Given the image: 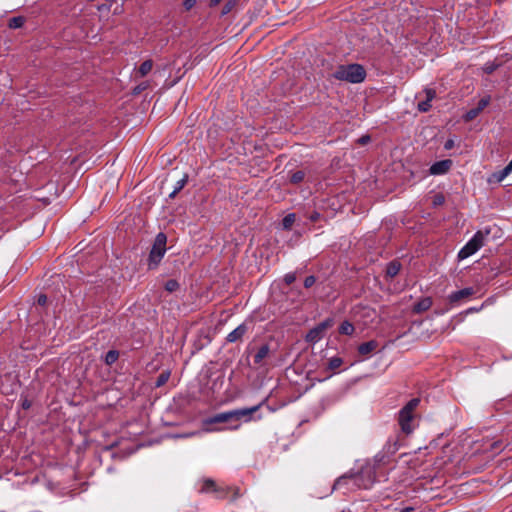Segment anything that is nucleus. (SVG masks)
I'll list each match as a JSON object with an SVG mask.
<instances>
[{
	"instance_id": "11",
	"label": "nucleus",
	"mask_w": 512,
	"mask_h": 512,
	"mask_svg": "<svg viewBox=\"0 0 512 512\" xmlns=\"http://www.w3.org/2000/svg\"><path fill=\"white\" fill-rule=\"evenodd\" d=\"M425 93V100L423 101H420L417 105V109L420 111V112H428L432 105H431V102L432 100L436 97V92L434 89H431V88H425L424 91Z\"/></svg>"
},
{
	"instance_id": "43",
	"label": "nucleus",
	"mask_w": 512,
	"mask_h": 512,
	"mask_svg": "<svg viewBox=\"0 0 512 512\" xmlns=\"http://www.w3.org/2000/svg\"><path fill=\"white\" fill-rule=\"evenodd\" d=\"M22 407H23L24 409H28V408H30V402H29L28 400L23 401V403H22Z\"/></svg>"
},
{
	"instance_id": "44",
	"label": "nucleus",
	"mask_w": 512,
	"mask_h": 512,
	"mask_svg": "<svg viewBox=\"0 0 512 512\" xmlns=\"http://www.w3.org/2000/svg\"><path fill=\"white\" fill-rule=\"evenodd\" d=\"M220 2H221V0H211V1H210V6H211V7L216 6V5H218Z\"/></svg>"
},
{
	"instance_id": "36",
	"label": "nucleus",
	"mask_w": 512,
	"mask_h": 512,
	"mask_svg": "<svg viewBox=\"0 0 512 512\" xmlns=\"http://www.w3.org/2000/svg\"><path fill=\"white\" fill-rule=\"evenodd\" d=\"M37 303L40 306H44L47 303V296L45 294H40L37 298Z\"/></svg>"
},
{
	"instance_id": "18",
	"label": "nucleus",
	"mask_w": 512,
	"mask_h": 512,
	"mask_svg": "<svg viewBox=\"0 0 512 512\" xmlns=\"http://www.w3.org/2000/svg\"><path fill=\"white\" fill-rule=\"evenodd\" d=\"M343 364V359L341 357L335 356L328 360L327 370L335 373Z\"/></svg>"
},
{
	"instance_id": "35",
	"label": "nucleus",
	"mask_w": 512,
	"mask_h": 512,
	"mask_svg": "<svg viewBox=\"0 0 512 512\" xmlns=\"http://www.w3.org/2000/svg\"><path fill=\"white\" fill-rule=\"evenodd\" d=\"M111 9V2L100 4L97 6V10L100 12L109 11Z\"/></svg>"
},
{
	"instance_id": "22",
	"label": "nucleus",
	"mask_w": 512,
	"mask_h": 512,
	"mask_svg": "<svg viewBox=\"0 0 512 512\" xmlns=\"http://www.w3.org/2000/svg\"><path fill=\"white\" fill-rule=\"evenodd\" d=\"M119 358V352L117 350H109L104 357V361L107 365L114 364Z\"/></svg>"
},
{
	"instance_id": "21",
	"label": "nucleus",
	"mask_w": 512,
	"mask_h": 512,
	"mask_svg": "<svg viewBox=\"0 0 512 512\" xmlns=\"http://www.w3.org/2000/svg\"><path fill=\"white\" fill-rule=\"evenodd\" d=\"M153 68V62L152 60L148 59V60H145L139 67L138 69V74L141 76V77H144L146 76Z\"/></svg>"
},
{
	"instance_id": "8",
	"label": "nucleus",
	"mask_w": 512,
	"mask_h": 512,
	"mask_svg": "<svg viewBox=\"0 0 512 512\" xmlns=\"http://www.w3.org/2000/svg\"><path fill=\"white\" fill-rule=\"evenodd\" d=\"M200 492L210 493L214 492L218 498H223L226 495V490L217 487L216 483L212 479L203 480Z\"/></svg>"
},
{
	"instance_id": "42",
	"label": "nucleus",
	"mask_w": 512,
	"mask_h": 512,
	"mask_svg": "<svg viewBox=\"0 0 512 512\" xmlns=\"http://www.w3.org/2000/svg\"><path fill=\"white\" fill-rule=\"evenodd\" d=\"M369 140H370V137H369V136H362V137L359 139V142H360L361 144H366Z\"/></svg>"
},
{
	"instance_id": "30",
	"label": "nucleus",
	"mask_w": 512,
	"mask_h": 512,
	"mask_svg": "<svg viewBox=\"0 0 512 512\" xmlns=\"http://www.w3.org/2000/svg\"><path fill=\"white\" fill-rule=\"evenodd\" d=\"M296 280V275L295 273H287L285 276H284V282L287 284V285H290L292 284L294 281Z\"/></svg>"
},
{
	"instance_id": "45",
	"label": "nucleus",
	"mask_w": 512,
	"mask_h": 512,
	"mask_svg": "<svg viewBox=\"0 0 512 512\" xmlns=\"http://www.w3.org/2000/svg\"><path fill=\"white\" fill-rule=\"evenodd\" d=\"M510 172H512V160L506 166Z\"/></svg>"
},
{
	"instance_id": "27",
	"label": "nucleus",
	"mask_w": 512,
	"mask_h": 512,
	"mask_svg": "<svg viewBox=\"0 0 512 512\" xmlns=\"http://www.w3.org/2000/svg\"><path fill=\"white\" fill-rule=\"evenodd\" d=\"M169 377H170V372H168V371L162 372L157 377V379L155 381V386L156 387L163 386L164 384H166V382L168 381Z\"/></svg>"
},
{
	"instance_id": "41",
	"label": "nucleus",
	"mask_w": 512,
	"mask_h": 512,
	"mask_svg": "<svg viewBox=\"0 0 512 512\" xmlns=\"http://www.w3.org/2000/svg\"><path fill=\"white\" fill-rule=\"evenodd\" d=\"M147 85L145 83H142L140 85H138L137 87L134 88V93L135 94H139L141 91H143L144 89H146Z\"/></svg>"
},
{
	"instance_id": "17",
	"label": "nucleus",
	"mask_w": 512,
	"mask_h": 512,
	"mask_svg": "<svg viewBox=\"0 0 512 512\" xmlns=\"http://www.w3.org/2000/svg\"><path fill=\"white\" fill-rule=\"evenodd\" d=\"M270 352V348L267 344L262 345L254 355V363L260 364Z\"/></svg>"
},
{
	"instance_id": "1",
	"label": "nucleus",
	"mask_w": 512,
	"mask_h": 512,
	"mask_svg": "<svg viewBox=\"0 0 512 512\" xmlns=\"http://www.w3.org/2000/svg\"><path fill=\"white\" fill-rule=\"evenodd\" d=\"M350 482L359 488L369 489L375 482V474L370 466H366L359 474L343 475L339 477L334 483L333 489H340Z\"/></svg>"
},
{
	"instance_id": "10",
	"label": "nucleus",
	"mask_w": 512,
	"mask_h": 512,
	"mask_svg": "<svg viewBox=\"0 0 512 512\" xmlns=\"http://www.w3.org/2000/svg\"><path fill=\"white\" fill-rule=\"evenodd\" d=\"M230 421H234V413L233 410L221 412L215 414L213 416L208 417L204 422L205 424H217V423H227Z\"/></svg>"
},
{
	"instance_id": "25",
	"label": "nucleus",
	"mask_w": 512,
	"mask_h": 512,
	"mask_svg": "<svg viewBox=\"0 0 512 512\" xmlns=\"http://www.w3.org/2000/svg\"><path fill=\"white\" fill-rule=\"evenodd\" d=\"M186 182H187V176H185V177H183L182 179L178 180V181L176 182V185H175V187H174V190L171 192V194H170L169 196H170L171 198L175 197V196H176V194H177L178 192H180V191L183 189V187L185 186Z\"/></svg>"
},
{
	"instance_id": "46",
	"label": "nucleus",
	"mask_w": 512,
	"mask_h": 512,
	"mask_svg": "<svg viewBox=\"0 0 512 512\" xmlns=\"http://www.w3.org/2000/svg\"><path fill=\"white\" fill-rule=\"evenodd\" d=\"M236 423H238V421H230V422H228V426H230L232 424H236Z\"/></svg>"
},
{
	"instance_id": "4",
	"label": "nucleus",
	"mask_w": 512,
	"mask_h": 512,
	"mask_svg": "<svg viewBox=\"0 0 512 512\" xmlns=\"http://www.w3.org/2000/svg\"><path fill=\"white\" fill-rule=\"evenodd\" d=\"M420 399L413 398L398 413V423L402 432L410 434L415 429V410L419 406Z\"/></svg>"
},
{
	"instance_id": "32",
	"label": "nucleus",
	"mask_w": 512,
	"mask_h": 512,
	"mask_svg": "<svg viewBox=\"0 0 512 512\" xmlns=\"http://www.w3.org/2000/svg\"><path fill=\"white\" fill-rule=\"evenodd\" d=\"M489 101H490L489 97H487V98H482V99L478 102V105H477V107H476V108L478 109V111H480V112H481V111H482V110H483V109H484V108L489 104Z\"/></svg>"
},
{
	"instance_id": "2",
	"label": "nucleus",
	"mask_w": 512,
	"mask_h": 512,
	"mask_svg": "<svg viewBox=\"0 0 512 512\" xmlns=\"http://www.w3.org/2000/svg\"><path fill=\"white\" fill-rule=\"evenodd\" d=\"M332 76L340 81L357 84L365 80L366 71L360 64L340 65Z\"/></svg>"
},
{
	"instance_id": "31",
	"label": "nucleus",
	"mask_w": 512,
	"mask_h": 512,
	"mask_svg": "<svg viewBox=\"0 0 512 512\" xmlns=\"http://www.w3.org/2000/svg\"><path fill=\"white\" fill-rule=\"evenodd\" d=\"M316 282V278L314 276H308L305 278L304 280V287L305 288H310L312 287Z\"/></svg>"
},
{
	"instance_id": "14",
	"label": "nucleus",
	"mask_w": 512,
	"mask_h": 512,
	"mask_svg": "<svg viewBox=\"0 0 512 512\" xmlns=\"http://www.w3.org/2000/svg\"><path fill=\"white\" fill-rule=\"evenodd\" d=\"M511 172L508 170L507 167H504L500 171H496L492 173L488 178V183H500L502 182Z\"/></svg>"
},
{
	"instance_id": "6",
	"label": "nucleus",
	"mask_w": 512,
	"mask_h": 512,
	"mask_svg": "<svg viewBox=\"0 0 512 512\" xmlns=\"http://www.w3.org/2000/svg\"><path fill=\"white\" fill-rule=\"evenodd\" d=\"M485 235L477 231L472 238L458 252V259L464 260L475 254L484 245Z\"/></svg>"
},
{
	"instance_id": "39",
	"label": "nucleus",
	"mask_w": 512,
	"mask_h": 512,
	"mask_svg": "<svg viewBox=\"0 0 512 512\" xmlns=\"http://www.w3.org/2000/svg\"><path fill=\"white\" fill-rule=\"evenodd\" d=\"M484 307V303L479 306V307H470L466 310V314H471V313H476V312H479L483 309Z\"/></svg>"
},
{
	"instance_id": "28",
	"label": "nucleus",
	"mask_w": 512,
	"mask_h": 512,
	"mask_svg": "<svg viewBox=\"0 0 512 512\" xmlns=\"http://www.w3.org/2000/svg\"><path fill=\"white\" fill-rule=\"evenodd\" d=\"M178 288H179V283L174 279L168 280L165 284V289L169 292H174Z\"/></svg>"
},
{
	"instance_id": "20",
	"label": "nucleus",
	"mask_w": 512,
	"mask_h": 512,
	"mask_svg": "<svg viewBox=\"0 0 512 512\" xmlns=\"http://www.w3.org/2000/svg\"><path fill=\"white\" fill-rule=\"evenodd\" d=\"M354 330L353 324L347 320L343 321L339 326V333L342 335H352Z\"/></svg>"
},
{
	"instance_id": "38",
	"label": "nucleus",
	"mask_w": 512,
	"mask_h": 512,
	"mask_svg": "<svg viewBox=\"0 0 512 512\" xmlns=\"http://www.w3.org/2000/svg\"><path fill=\"white\" fill-rule=\"evenodd\" d=\"M453 147H454V139H452V138L447 139L446 142L444 143V149L450 150Z\"/></svg>"
},
{
	"instance_id": "33",
	"label": "nucleus",
	"mask_w": 512,
	"mask_h": 512,
	"mask_svg": "<svg viewBox=\"0 0 512 512\" xmlns=\"http://www.w3.org/2000/svg\"><path fill=\"white\" fill-rule=\"evenodd\" d=\"M480 113V111H478L477 108H473L471 109L470 111L467 112L466 114V119L467 120H472L474 119L478 114Z\"/></svg>"
},
{
	"instance_id": "7",
	"label": "nucleus",
	"mask_w": 512,
	"mask_h": 512,
	"mask_svg": "<svg viewBox=\"0 0 512 512\" xmlns=\"http://www.w3.org/2000/svg\"><path fill=\"white\" fill-rule=\"evenodd\" d=\"M333 325V318L325 319L324 321L320 322L318 325L309 330V332L306 334L305 340L308 343L312 344L319 342L324 337L325 331L331 328Z\"/></svg>"
},
{
	"instance_id": "3",
	"label": "nucleus",
	"mask_w": 512,
	"mask_h": 512,
	"mask_svg": "<svg viewBox=\"0 0 512 512\" xmlns=\"http://www.w3.org/2000/svg\"><path fill=\"white\" fill-rule=\"evenodd\" d=\"M267 402V398L262 400L259 404L254 405L252 407H244L239 409H234V421H238L236 424H232L227 426L228 430L236 431L241 427L242 423H249L252 421H259L262 419L261 414H257L260 408Z\"/></svg>"
},
{
	"instance_id": "29",
	"label": "nucleus",
	"mask_w": 512,
	"mask_h": 512,
	"mask_svg": "<svg viewBox=\"0 0 512 512\" xmlns=\"http://www.w3.org/2000/svg\"><path fill=\"white\" fill-rule=\"evenodd\" d=\"M497 66L498 65L493 62H488L483 66V71L486 74H492L496 70Z\"/></svg>"
},
{
	"instance_id": "5",
	"label": "nucleus",
	"mask_w": 512,
	"mask_h": 512,
	"mask_svg": "<svg viewBox=\"0 0 512 512\" xmlns=\"http://www.w3.org/2000/svg\"><path fill=\"white\" fill-rule=\"evenodd\" d=\"M167 236L160 232L156 235L153 246L149 253L148 266L149 269H154L158 266L166 253Z\"/></svg>"
},
{
	"instance_id": "26",
	"label": "nucleus",
	"mask_w": 512,
	"mask_h": 512,
	"mask_svg": "<svg viewBox=\"0 0 512 512\" xmlns=\"http://www.w3.org/2000/svg\"><path fill=\"white\" fill-rule=\"evenodd\" d=\"M295 222V214L289 213L282 220V226L284 229H290Z\"/></svg>"
},
{
	"instance_id": "16",
	"label": "nucleus",
	"mask_w": 512,
	"mask_h": 512,
	"mask_svg": "<svg viewBox=\"0 0 512 512\" xmlns=\"http://www.w3.org/2000/svg\"><path fill=\"white\" fill-rule=\"evenodd\" d=\"M378 347V342L375 340H370L367 342H364L359 345L358 352L359 354L365 356L373 352Z\"/></svg>"
},
{
	"instance_id": "15",
	"label": "nucleus",
	"mask_w": 512,
	"mask_h": 512,
	"mask_svg": "<svg viewBox=\"0 0 512 512\" xmlns=\"http://www.w3.org/2000/svg\"><path fill=\"white\" fill-rule=\"evenodd\" d=\"M431 306L432 299L430 297H425L414 304L413 311L415 313H422L429 310Z\"/></svg>"
},
{
	"instance_id": "9",
	"label": "nucleus",
	"mask_w": 512,
	"mask_h": 512,
	"mask_svg": "<svg viewBox=\"0 0 512 512\" xmlns=\"http://www.w3.org/2000/svg\"><path fill=\"white\" fill-rule=\"evenodd\" d=\"M451 166L452 161L449 159L437 161L430 166L429 173L431 175H444L450 170Z\"/></svg>"
},
{
	"instance_id": "34",
	"label": "nucleus",
	"mask_w": 512,
	"mask_h": 512,
	"mask_svg": "<svg viewBox=\"0 0 512 512\" xmlns=\"http://www.w3.org/2000/svg\"><path fill=\"white\" fill-rule=\"evenodd\" d=\"M196 4V0H184L183 6L186 11L191 10Z\"/></svg>"
},
{
	"instance_id": "23",
	"label": "nucleus",
	"mask_w": 512,
	"mask_h": 512,
	"mask_svg": "<svg viewBox=\"0 0 512 512\" xmlns=\"http://www.w3.org/2000/svg\"><path fill=\"white\" fill-rule=\"evenodd\" d=\"M25 19L22 16H16L12 17L9 20L8 26L11 29H18L21 28L24 25Z\"/></svg>"
},
{
	"instance_id": "12",
	"label": "nucleus",
	"mask_w": 512,
	"mask_h": 512,
	"mask_svg": "<svg viewBox=\"0 0 512 512\" xmlns=\"http://www.w3.org/2000/svg\"><path fill=\"white\" fill-rule=\"evenodd\" d=\"M473 293H474L473 288L468 287V288H464V289H461V290H458V291L452 292V293L448 296V299H449L450 303H457V302H459L461 299H463V298H467V297H469V296L473 295Z\"/></svg>"
},
{
	"instance_id": "37",
	"label": "nucleus",
	"mask_w": 512,
	"mask_h": 512,
	"mask_svg": "<svg viewBox=\"0 0 512 512\" xmlns=\"http://www.w3.org/2000/svg\"><path fill=\"white\" fill-rule=\"evenodd\" d=\"M232 7H233L232 2L226 3L222 9V15L228 14L231 11Z\"/></svg>"
},
{
	"instance_id": "24",
	"label": "nucleus",
	"mask_w": 512,
	"mask_h": 512,
	"mask_svg": "<svg viewBox=\"0 0 512 512\" xmlns=\"http://www.w3.org/2000/svg\"><path fill=\"white\" fill-rule=\"evenodd\" d=\"M305 178V173L302 170L295 171L290 176V182L293 184L301 183Z\"/></svg>"
},
{
	"instance_id": "40",
	"label": "nucleus",
	"mask_w": 512,
	"mask_h": 512,
	"mask_svg": "<svg viewBox=\"0 0 512 512\" xmlns=\"http://www.w3.org/2000/svg\"><path fill=\"white\" fill-rule=\"evenodd\" d=\"M320 218V213L314 211L310 214L309 219L311 222H316Z\"/></svg>"
},
{
	"instance_id": "13",
	"label": "nucleus",
	"mask_w": 512,
	"mask_h": 512,
	"mask_svg": "<svg viewBox=\"0 0 512 512\" xmlns=\"http://www.w3.org/2000/svg\"><path fill=\"white\" fill-rule=\"evenodd\" d=\"M246 332H247L246 325L240 324L238 327H236L233 331H231L227 335L226 340L230 343H234V342L240 340Z\"/></svg>"
},
{
	"instance_id": "19",
	"label": "nucleus",
	"mask_w": 512,
	"mask_h": 512,
	"mask_svg": "<svg viewBox=\"0 0 512 512\" xmlns=\"http://www.w3.org/2000/svg\"><path fill=\"white\" fill-rule=\"evenodd\" d=\"M401 269V264L398 261H392L387 265L386 274L388 277H395Z\"/></svg>"
}]
</instances>
